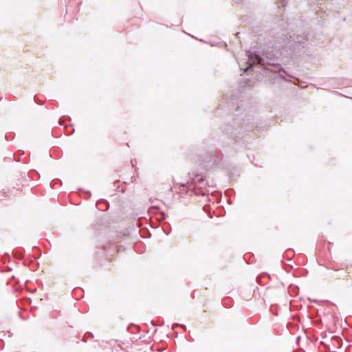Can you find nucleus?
<instances>
[{"label":"nucleus","mask_w":352,"mask_h":352,"mask_svg":"<svg viewBox=\"0 0 352 352\" xmlns=\"http://www.w3.org/2000/svg\"><path fill=\"white\" fill-rule=\"evenodd\" d=\"M308 300L310 302H318V300H316V299H311L310 298H309Z\"/></svg>","instance_id":"1a4fd4ad"},{"label":"nucleus","mask_w":352,"mask_h":352,"mask_svg":"<svg viewBox=\"0 0 352 352\" xmlns=\"http://www.w3.org/2000/svg\"><path fill=\"white\" fill-rule=\"evenodd\" d=\"M265 74L270 72L269 68L267 67L266 66H265Z\"/></svg>","instance_id":"9d476101"},{"label":"nucleus","mask_w":352,"mask_h":352,"mask_svg":"<svg viewBox=\"0 0 352 352\" xmlns=\"http://www.w3.org/2000/svg\"><path fill=\"white\" fill-rule=\"evenodd\" d=\"M261 278L260 276L258 277V281L260 282L261 281Z\"/></svg>","instance_id":"f8f14e48"},{"label":"nucleus","mask_w":352,"mask_h":352,"mask_svg":"<svg viewBox=\"0 0 352 352\" xmlns=\"http://www.w3.org/2000/svg\"><path fill=\"white\" fill-rule=\"evenodd\" d=\"M253 65H254V63H253L250 64V65L244 69V72H247L249 69H250V68L252 67V66Z\"/></svg>","instance_id":"0eeeda50"},{"label":"nucleus","mask_w":352,"mask_h":352,"mask_svg":"<svg viewBox=\"0 0 352 352\" xmlns=\"http://www.w3.org/2000/svg\"><path fill=\"white\" fill-rule=\"evenodd\" d=\"M294 256V252L291 250H288L285 252L283 257H286L289 261L292 260Z\"/></svg>","instance_id":"20e7f679"},{"label":"nucleus","mask_w":352,"mask_h":352,"mask_svg":"<svg viewBox=\"0 0 352 352\" xmlns=\"http://www.w3.org/2000/svg\"><path fill=\"white\" fill-rule=\"evenodd\" d=\"M265 277H267L272 282V285L269 286L266 288L267 291H270V287H274L275 289L276 293H277L280 289V282L278 280V277L275 275H270L265 272Z\"/></svg>","instance_id":"f03ea898"},{"label":"nucleus","mask_w":352,"mask_h":352,"mask_svg":"<svg viewBox=\"0 0 352 352\" xmlns=\"http://www.w3.org/2000/svg\"><path fill=\"white\" fill-rule=\"evenodd\" d=\"M305 41H306L305 36L299 35H297L294 38L291 35H289V38L285 35H283L281 38H278L274 43L271 45H269L267 50H265V58L270 60H265V64L274 66L278 68V71H283L287 74L279 63L271 62V60L278 59L285 53L292 55L296 50V47L301 43H304Z\"/></svg>","instance_id":"f257e3e1"},{"label":"nucleus","mask_w":352,"mask_h":352,"mask_svg":"<svg viewBox=\"0 0 352 352\" xmlns=\"http://www.w3.org/2000/svg\"><path fill=\"white\" fill-rule=\"evenodd\" d=\"M270 311L272 312L274 316H278L277 306L272 305L270 307Z\"/></svg>","instance_id":"39448f33"},{"label":"nucleus","mask_w":352,"mask_h":352,"mask_svg":"<svg viewBox=\"0 0 352 352\" xmlns=\"http://www.w3.org/2000/svg\"><path fill=\"white\" fill-rule=\"evenodd\" d=\"M255 56H256V58H257L258 61L259 63H261V60H262L261 58L259 56H258L257 54H256Z\"/></svg>","instance_id":"6e6552de"},{"label":"nucleus","mask_w":352,"mask_h":352,"mask_svg":"<svg viewBox=\"0 0 352 352\" xmlns=\"http://www.w3.org/2000/svg\"><path fill=\"white\" fill-rule=\"evenodd\" d=\"M96 206L102 210H105L109 208V204L106 201H98Z\"/></svg>","instance_id":"7ed1b4c3"},{"label":"nucleus","mask_w":352,"mask_h":352,"mask_svg":"<svg viewBox=\"0 0 352 352\" xmlns=\"http://www.w3.org/2000/svg\"><path fill=\"white\" fill-rule=\"evenodd\" d=\"M278 7L282 6L284 7L286 6V1L285 0H278L276 2Z\"/></svg>","instance_id":"423d86ee"},{"label":"nucleus","mask_w":352,"mask_h":352,"mask_svg":"<svg viewBox=\"0 0 352 352\" xmlns=\"http://www.w3.org/2000/svg\"><path fill=\"white\" fill-rule=\"evenodd\" d=\"M199 182H203L204 181V179L203 178H200L198 179Z\"/></svg>","instance_id":"9b49d317"}]
</instances>
